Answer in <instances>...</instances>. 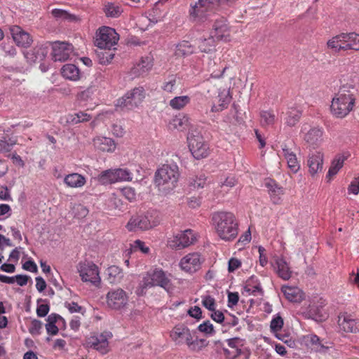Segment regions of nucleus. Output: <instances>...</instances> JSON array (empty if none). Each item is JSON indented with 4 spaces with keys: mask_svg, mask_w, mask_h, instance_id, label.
<instances>
[{
    "mask_svg": "<svg viewBox=\"0 0 359 359\" xmlns=\"http://www.w3.org/2000/svg\"><path fill=\"white\" fill-rule=\"evenodd\" d=\"M170 276V274H167L163 269L158 268L147 271L144 275L136 294L138 296L143 295L147 288L154 286H159L168 291L172 286Z\"/></svg>",
    "mask_w": 359,
    "mask_h": 359,
    "instance_id": "5",
    "label": "nucleus"
},
{
    "mask_svg": "<svg viewBox=\"0 0 359 359\" xmlns=\"http://www.w3.org/2000/svg\"><path fill=\"white\" fill-rule=\"evenodd\" d=\"M283 319L281 316L277 315L274 316L270 323L271 332L274 334L281 330L283 326Z\"/></svg>",
    "mask_w": 359,
    "mask_h": 359,
    "instance_id": "51",
    "label": "nucleus"
},
{
    "mask_svg": "<svg viewBox=\"0 0 359 359\" xmlns=\"http://www.w3.org/2000/svg\"><path fill=\"white\" fill-rule=\"evenodd\" d=\"M51 57L54 61L64 62L69 59L73 52L72 44L63 41L50 42Z\"/></svg>",
    "mask_w": 359,
    "mask_h": 359,
    "instance_id": "16",
    "label": "nucleus"
},
{
    "mask_svg": "<svg viewBox=\"0 0 359 359\" xmlns=\"http://www.w3.org/2000/svg\"><path fill=\"white\" fill-rule=\"evenodd\" d=\"M61 74L66 79L74 81H79L81 78L79 69L73 64L65 65L61 69Z\"/></svg>",
    "mask_w": 359,
    "mask_h": 359,
    "instance_id": "32",
    "label": "nucleus"
},
{
    "mask_svg": "<svg viewBox=\"0 0 359 359\" xmlns=\"http://www.w3.org/2000/svg\"><path fill=\"white\" fill-rule=\"evenodd\" d=\"M212 21V32L211 34L216 37L217 40L230 41L229 29L226 19L224 17L219 16Z\"/></svg>",
    "mask_w": 359,
    "mask_h": 359,
    "instance_id": "20",
    "label": "nucleus"
},
{
    "mask_svg": "<svg viewBox=\"0 0 359 359\" xmlns=\"http://www.w3.org/2000/svg\"><path fill=\"white\" fill-rule=\"evenodd\" d=\"M65 307L69 310V311L72 313H79L82 311V307L79 306L76 302H65Z\"/></svg>",
    "mask_w": 359,
    "mask_h": 359,
    "instance_id": "63",
    "label": "nucleus"
},
{
    "mask_svg": "<svg viewBox=\"0 0 359 359\" xmlns=\"http://www.w3.org/2000/svg\"><path fill=\"white\" fill-rule=\"evenodd\" d=\"M236 0H198L192 6L189 13L194 20L203 21L209 15L208 12L215 10L218 6H231Z\"/></svg>",
    "mask_w": 359,
    "mask_h": 359,
    "instance_id": "7",
    "label": "nucleus"
},
{
    "mask_svg": "<svg viewBox=\"0 0 359 359\" xmlns=\"http://www.w3.org/2000/svg\"><path fill=\"white\" fill-rule=\"evenodd\" d=\"M77 271L82 281L98 285L101 282L97 266L90 261L81 262L77 265Z\"/></svg>",
    "mask_w": 359,
    "mask_h": 359,
    "instance_id": "11",
    "label": "nucleus"
},
{
    "mask_svg": "<svg viewBox=\"0 0 359 359\" xmlns=\"http://www.w3.org/2000/svg\"><path fill=\"white\" fill-rule=\"evenodd\" d=\"M273 203H278L280 196L284 194V189L272 179H266L264 182Z\"/></svg>",
    "mask_w": 359,
    "mask_h": 359,
    "instance_id": "27",
    "label": "nucleus"
},
{
    "mask_svg": "<svg viewBox=\"0 0 359 359\" xmlns=\"http://www.w3.org/2000/svg\"><path fill=\"white\" fill-rule=\"evenodd\" d=\"M187 142L189 149L194 158L200 160L209 156V145L198 130H191L189 131Z\"/></svg>",
    "mask_w": 359,
    "mask_h": 359,
    "instance_id": "8",
    "label": "nucleus"
},
{
    "mask_svg": "<svg viewBox=\"0 0 359 359\" xmlns=\"http://www.w3.org/2000/svg\"><path fill=\"white\" fill-rule=\"evenodd\" d=\"M281 291L290 302H299L303 299V292L297 287L283 285Z\"/></svg>",
    "mask_w": 359,
    "mask_h": 359,
    "instance_id": "31",
    "label": "nucleus"
},
{
    "mask_svg": "<svg viewBox=\"0 0 359 359\" xmlns=\"http://www.w3.org/2000/svg\"><path fill=\"white\" fill-rule=\"evenodd\" d=\"M346 32H341L327 41V47L334 53L347 51Z\"/></svg>",
    "mask_w": 359,
    "mask_h": 359,
    "instance_id": "24",
    "label": "nucleus"
},
{
    "mask_svg": "<svg viewBox=\"0 0 359 359\" xmlns=\"http://www.w3.org/2000/svg\"><path fill=\"white\" fill-rule=\"evenodd\" d=\"M111 337L112 334L110 332L91 336L87 339V346L104 355L109 351L108 340Z\"/></svg>",
    "mask_w": 359,
    "mask_h": 359,
    "instance_id": "15",
    "label": "nucleus"
},
{
    "mask_svg": "<svg viewBox=\"0 0 359 359\" xmlns=\"http://www.w3.org/2000/svg\"><path fill=\"white\" fill-rule=\"evenodd\" d=\"M348 194L358 195L359 193V177L354 178L348 187Z\"/></svg>",
    "mask_w": 359,
    "mask_h": 359,
    "instance_id": "58",
    "label": "nucleus"
},
{
    "mask_svg": "<svg viewBox=\"0 0 359 359\" xmlns=\"http://www.w3.org/2000/svg\"><path fill=\"white\" fill-rule=\"evenodd\" d=\"M202 305L210 311H215L217 304L215 298L210 295H203L201 297Z\"/></svg>",
    "mask_w": 359,
    "mask_h": 359,
    "instance_id": "52",
    "label": "nucleus"
},
{
    "mask_svg": "<svg viewBox=\"0 0 359 359\" xmlns=\"http://www.w3.org/2000/svg\"><path fill=\"white\" fill-rule=\"evenodd\" d=\"M196 241V233L191 229H187L170 238L168 245L172 249L181 250L194 244Z\"/></svg>",
    "mask_w": 359,
    "mask_h": 359,
    "instance_id": "14",
    "label": "nucleus"
},
{
    "mask_svg": "<svg viewBox=\"0 0 359 359\" xmlns=\"http://www.w3.org/2000/svg\"><path fill=\"white\" fill-rule=\"evenodd\" d=\"M206 184V177L204 174H198L189 179V186L194 189L203 188Z\"/></svg>",
    "mask_w": 359,
    "mask_h": 359,
    "instance_id": "46",
    "label": "nucleus"
},
{
    "mask_svg": "<svg viewBox=\"0 0 359 359\" xmlns=\"http://www.w3.org/2000/svg\"><path fill=\"white\" fill-rule=\"evenodd\" d=\"M122 196L129 201H133L136 198L135 189L131 187H124L120 191Z\"/></svg>",
    "mask_w": 359,
    "mask_h": 359,
    "instance_id": "54",
    "label": "nucleus"
},
{
    "mask_svg": "<svg viewBox=\"0 0 359 359\" xmlns=\"http://www.w3.org/2000/svg\"><path fill=\"white\" fill-rule=\"evenodd\" d=\"M337 324L340 332L346 333L359 332V319L353 318L352 315L346 312L339 313Z\"/></svg>",
    "mask_w": 359,
    "mask_h": 359,
    "instance_id": "19",
    "label": "nucleus"
},
{
    "mask_svg": "<svg viewBox=\"0 0 359 359\" xmlns=\"http://www.w3.org/2000/svg\"><path fill=\"white\" fill-rule=\"evenodd\" d=\"M189 125V118L183 114H180L174 116L170 122V126L172 128L178 130H184Z\"/></svg>",
    "mask_w": 359,
    "mask_h": 359,
    "instance_id": "35",
    "label": "nucleus"
},
{
    "mask_svg": "<svg viewBox=\"0 0 359 359\" xmlns=\"http://www.w3.org/2000/svg\"><path fill=\"white\" fill-rule=\"evenodd\" d=\"M276 273L278 276L285 280H289L292 276V271L290 270L288 264L283 257H276L275 259V266Z\"/></svg>",
    "mask_w": 359,
    "mask_h": 359,
    "instance_id": "29",
    "label": "nucleus"
},
{
    "mask_svg": "<svg viewBox=\"0 0 359 359\" xmlns=\"http://www.w3.org/2000/svg\"><path fill=\"white\" fill-rule=\"evenodd\" d=\"M219 103L218 104H213L211 108V111L212 112H219L224 109H226L228 107V104L229 103L230 99L228 97V96H225L224 97H222L221 95H219Z\"/></svg>",
    "mask_w": 359,
    "mask_h": 359,
    "instance_id": "53",
    "label": "nucleus"
},
{
    "mask_svg": "<svg viewBox=\"0 0 359 359\" xmlns=\"http://www.w3.org/2000/svg\"><path fill=\"white\" fill-rule=\"evenodd\" d=\"M323 305V302H321L320 308H318L315 305H310L308 311L309 318L316 320H324L327 317V316L322 309Z\"/></svg>",
    "mask_w": 359,
    "mask_h": 359,
    "instance_id": "42",
    "label": "nucleus"
},
{
    "mask_svg": "<svg viewBox=\"0 0 359 359\" xmlns=\"http://www.w3.org/2000/svg\"><path fill=\"white\" fill-rule=\"evenodd\" d=\"M16 144V137H10L8 140L6 137L0 139V153H7L11 151Z\"/></svg>",
    "mask_w": 359,
    "mask_h": 359,
    "instance_id": "47",
    "label": "nucleus"
},
{
    "mask_svg": "<svg viewBox=\"0 0 359 359\" xmlns=\"http://www.w3.org/2000/svg\"><path fill=\"white\" fill-rule=\"evenodd\" d=\"M216 39V37L211 34L208 38H204L200 40L198 48L202 52L209 53L215 48Z\"/></svg>",
    "mask_w": 359,
    "mask_h": 359,
    "instance_id": "40",
    "label": "nucleus"
},
{
    "mask_svg": "<svg viewBox=\"0 0 359 359\" xmlns=\"http://www.w3.org/2000/svg\"><path fill=\"white\" fill-rule=\"evenodd\" d=\"M276 116L271 111H262L260 112V122L262 126H271L275 123Z\"/></svg>",
    "mask_w": 359,
    "mask_h": 359,
    "instance_id": "48",
    "label": "nucleus"
},
{
    "mask_svg": "<svg viewBox=\"0 0 359 359\" xmlns=\"http://www.w3.org/2000/svg\"><path fill=\"white\" fill-rule=\"evenodd\" d=\"M258 252H259V264L262 267H264L267 264V263H268V259H267V257H266V255L265 254V249H264V248L262 247V246H259Z\"/></svg>",
    "mask_w": 359,
    "mask_h": 359,
    "instance_id": "64",
    "label": "nucleus"
},
{
    "mask_svg": "<svg viewBox=\"0 0 359 359\" xmlns=\"http://www.w3.org/2000/svg\"><path fill=\"white\" fill-rule=\"evenodd\" d=\"M212 224L217 235L224 241L234 240L238 233V224L230 212H216L212 215Z\"/></svg>",
    "mask_w": 359,
    "mask_h": 359,
    "instance_id": "2",
    "label": "nucleus"
},
{
    "mask_svg": "<svg viewBox=\"0 0 359 359\" xmlns=\"http://www.w3.org/2000/svg\"><path fill=\"white\" fill-rule=\"evenodd\" d=\"M301 133L303 134V139L309 146L318 147L323 141V130L318 127L311 128L307 124L302 127Z\"/></svg>",
    "mask_w": 359,
    "mask_h": 359,
    "instance_id": "18",
    "label": "nucleus"
},
{
    "mask_svg": "<svg viewBox=\"0 0 359 359\" xmlns=\"http://www.w3.org/2000/svg\"><path fill=\"white\" fill-rule=\"evenodd\" d=\"M114 170L116 182L118 181H130L132 180V174L128 170L121 168Z\"/></svg>",
    "mask_w": 359,
    "mask_h": 359,
    "instance_id": "49",
    "label": "nucleus"
},
{
    "mask_svg": "<svg viewBox=\"0 0 359 359\" xmlns=\"http://www.w3.org/2000/svg\"><path fill=\"white\" fill-rule=\"evenodd\" d=\"M324 163V154L321 151H311L306 158V165L309 172L312 177L323 172Z\"/></svg>",
    "mask_w": 359,
    "mask_h": 359,
    "instance_id": "17",
    "label": "nucleus"
},
{
    "mask_svg": "<svg viewBox=\"0 0 359 359\" xmlns=\"http://www.w3.org/2000/svg\"><path fill=\"white\" fill-rule=\"evenodd\" d=\"M97 180L102 184L115 183L114 170L109 169L102 172L98 175Z\"/></svg>",
    "mask_w": 359,
    "mask_h": 359,
    "instance_id": "44",
    "label": "nucleus"
},
{
    "mask_svg": "<svg viewBox=\"0 0 359 359\" xmlns=\"http://www.w3.org/2000/svg\"><path fill=\"white\" fill-rule=\"evenodd\" d=\"M47 323L46 324H53V325H56V323L58 324V325H60V321H63V323L65 324V320L61 317L60 315L58 314H55V313H51L50 315H49L47 318Z\"/></svg>",
    "mask_w": 359,
    "mask_h": 359,
    "instance_id": "60",
    "label": "nucleus"
},
{
    "mask_svg": "<svg viewBox=\"0 0 359 359\" xmlns=\"http://www.w3.org/2000/svg\"><path fill=\"white\" fill-rule=\"evenodd\" d=\"M351 156L349 151H345L341 154H338L334 156L331 162L328 172L326 175L327 181L332 180L339 170L343 168L344 162Z\"/></svg>",
    "mask_w": 359,
    "mask_h": 359,
    "instance_id": "23",
    "label": "nucleus"
},
{
    "mask_svg": "<svg viewBox=\"0 0 359 359\" xmlns=\"http://www.w3.org/2000/svg\"><path fill=\"white\" fill-rule=\"evenodd\" d=\"M359 78L355 74H346L341 79V85L333 96L330 112L337 118H344L353 111L358 94Z\"/></svg>",
    "mask_w": 359,
    "mask_h": 359,
    "instance_id": "1",
    "label": "nucleus"
},
{
    "mask_svg": "<svg viewBox=\"0 0 359 359\" xmlns=\"http://www.w3.org/2000/svg\"><path fill=\"white\" fill-rule=\"evenodd\" d=\"M282 155L287 161V167L294 173L297 172L300 169V163L297 160L296 154L286 145L282 147Z\"/></svg>",
    "mask_w": 359,
    "mask_h": 359,
    "instance_id": "26",
    "label": "nucleus"
},
{
    "mask_svg": "<svg viewBox=\"0 0 359 359\" xmlns=\"http://www.w3.org/2000/svg\"><path fill=\"white\" fill-rule=\"evenodd\" d=\"M346 46L348 50L359 51V34L346 32Z\"/></svg>",
    "mask_w": 359,
    "mask_h": 359,
    "instance_id": "41",
    "label": "nucleus"
},
{
    "mask_svg": "<svg viewBox=\"0 0 359 359\" xmlns=\"http://www.w3.org/2000/svg\"><path fill=\"white\" fill-rule=\"evenodd\" d=\"M64 183L70 188H81L86 184V179L83 175L74 172L65 177Z\"/></svg>",
    "mask_w": 359,
    "mask_h": 359,
    "instance_id": "30",
    "label": "nucleus"
},
{
    "mask_svg": "<svg viewBox=\"0 0 359 359\" xmlns=\"http://www.w3.org/2000/svg\"><path fill=\"white\" fill-rule=\"evenodd\" d=\"M237 343H238V341L235 339H230L227 341L228 346L232 348L231 351H230L226 348H223L224 353L227 358H233L240 354L241 350L238 349V348L237 346Z\"/></svg>",
    "mask_w": 359,
    "mask_h": 359,
    "instance_id": "45",
    "label": "nucleus"
},
{
    "mask_svg": "<svg viewBox=\"0 0 359 359\" xmlns=\"http://www.w3.org/2000/svg\"><path fill=\"white\" fill-rule=\"evenodd\" d=\"M241 266V262L236 258H231L228 263V271L232 273Z\"/></svg>",
    "mask_w": 359,
    "mask_h": 359,
    "instance_id": "61",
    "label": "nucleus"
},
{
    "mask_svg": "<svg viewBox=\"0 0 359 359\" xmlns=\"http://www.w3.org/2000/svg\"><path fill=\"white\" fill-rule=\"evenodd\" d=\"M42 328V323L38 320H33L31 322L30 326L29 327V332L32 335L39 334Z\"/></svg>",
    "mask_w": 359,
    "mask_h": 359,
    "instance_id": "56",
    "label": "nucleus"
},
{
    "mask_svg": "<svg viewBox=\"0 0 359 359\" xmlns=\"http://www.w3.org/2000/svg\"><path fill=\"white\" fill-rule=\"evenodd\" d=\"M145 97V89L142 86L135 87L118 99L116 106L123 109L133 110L142 103Z\"/></svg>",
    "mask_w": 359,
    "mask_h": 359,
    "instance_id": "9",
    "label": "nucleus"
},
{
    "mask_svg": "<svg viewBox=\"0 0 359 359\" xmlns=\"http://www.w3.org/2000/svg\"><path fill=\"white\" fill-rule=\"evenodd\" d=\"M100 57V62L101 64H108L114 58V53L111 51V49L109 51L100 52L98 53Z\"/></svg>",
    "mask_w": 359,
    "mask_h": 359,
    "instance_id": "55",
    "label": "nucleus"
},
{
    "mask_svg": "<svg viewBox=\"0 0 359 359\" xmlns=\"http://www.w3.org/2000/svg\"><path fill=\"white\" fill-rule=\"evenodd\" d=\"M107 279L111 284H117L121 282L123 278V273L121 268L117 266L113 265L107 268Z\"/></svg>",
    "mask_w": 359,
    "mask_h": 359,
    "instance_id": "34",
    "label": "nucleus"
},
{
    "mask_svg": "<svg viewBox=\"0 0 359 359\" xmlns=\"http://www.w3.org/2000/svg\"><path fill=\"white\" fill-rule=\"evenodd\" d=\"M94 147L102 151L113 152L116 149L114 141L106 137H96L93 139Z\"/></svg>",
    "mask_w": 359,
    "mask_h": 359,
    "instance_id": "28",
    "label": "nucleus"
},
{
    "mask_svg": "<svg viewBox=\"0 0 359 359\" xmlns=\"http://www.w3.org/2000/svg\"><path fill=\"white\" fill-rule=\"evenodd\" d=\"M204 261V258L200 253L191 252L181 258L179 267L186 273L194 274L201 269Z\"/></svg>",
    "mask_w": 359,
    "mask_h": 359,
    "instance_id": "13",
    "label": "nucleus"
},
{
    "mask_svg": "<svg viewBox=\"0 0 359 359\" xmlns=\"http://www.w3.org/2000/svg\"><path fill=\"white\" fill-rule=\"evenodd\" d=\"M118 39V34L114 29L104 26L96 33L95 45L100 49L110 50L117 43Z\"/></svg>",
    "mask_w": 359,
    "mask_h": 359,
    "instance_id": "10",
    "label": "nucleus"
},
{
    "mask_svg": "<svg viewBox=\"0 0 359 359\" xmlns=\"http://www.w3.org/2000/svg\"><path fill=\"white\" fill-rule=\"evenodd\" d=\"M191 102V98L188 95L176 96L169 102L170 107L175 110L184 109Z\"/></svg>",
    "mask_w": 359,
    "mask_h": 359,
    "instance_id": "39",
    "label": "nucleus"
},
{
    "mask_svg": "<svg viewBox=\"0 0 359 359\" xmlns=\"http://www.w3.org/2000/svg\"><path fill=\"white\" fill-rule=\"evenodd\" d=\"M131 247L134 250H140L144 254H148L149 252V248L146 246L145 243L140 240H136L131 245Z\"/></svg>",
    "mask_w": 359,
    "mask_h": 359,
    "instance_id": "57",
    "label": "nucleus"
},
{
    "mask_svg": "<svg viewBox=\"0 0 359 359\" xmlns=\"http://www.w3.org/2000/svg\"><path fill=\"white\" fill-rule=\"evenodd\" d=\"M187 203L189 208H197L201 204V198L200 197L191 196L187 198Z\"/></svg>",
    "mask_w": 359,
    "mask_h": 359,
    "instance_id": "62",
    "label": "nucleus"
},
{
    "mask_svg": "<svg viewBox=\"0 0 359 359\" xmlns=\"http://www.w3.org/2000/svg\"><path fill=\"white\" fill-rule=\"evenodd\" d=\"M129 302L128 293L121 288L110 290L106 295V302L109 308L120 311L127 307Z\"/></svg>",
    "mask_w": 359,
    "mask_h": 359,
    "instance_id": "12",
    "label": "nucleus"
},
{
    "mask_svg": "<svg viewBox=\"0 0 359 359\" xmlns=\"http://www.w3.org/2000/svg\"><path fill=\"white\" fill-rule=\"evenodd\" d=\"M123 11V8L118 3L106 2L104 4L103 12L107 18H118Z\"/></svg>",
    "mask_w": 359,
    "mask_h": 359,
    "instance_id": "33",
    "label": "nucleus"
},
{
    "mask_svg": "<svg viewBox=\"0 0 359 359\" xmlns=\"http://www.w3.org/2000/svg\"><path fill=\"white\" fill-rule=\"evenodd\" d=\"M239 300V295L238 292H228V303L227 305L229 308H233L237 305Z\"/></svg>",
    "mask_w": 359,
    "mask_h": 359,
    "instance_id": "59",
    "label": "nucleus"
},
{
    "mask_svg": "<svg viewBox=\"0 0 359 359\" xmlns=\"http://www.w3.org/2000/svg\"><path fill=\"white\" fill-rule=\"evenodd\" d=\"M10 32L14 42L18 46L27 48L33 42L31 35L20 27L13 25L10 27Z\"/></svg>",
    "mask_w": 359,
    "mask_h": 359,
    "instance_id": "22",
    "label": "nucleus"
},
{
    "mask_svg": "<svg viewBox=\"0 0 359 359\" xmlns=\"http://www.w3.org/2000/svg\"><path fill=\"white\" fill-rule=\"evenodd\" d=\"M153 67V58L150 55L142 57L131 69V73L135 76H140L147 73Z\"/></svg>",
    "mask_w": 359,
    "mask_h": 359,
    "instance_id": "25",
    "label": "nucleus"
},
{
    "mask_svg": "<svg viewBox=\"0 0 359 359\" xmlns=\"http://www.w3.org/2000/svg\"><path fill=\"white\" fill-rule=\"evenodd\" d=\"M198 330L206 336H213L215 334L213 325L210 320L204 321L198 326Z\"/></svg>",
    "mask_w": 359,
    "mask_h": 359,
    "instance_id": "50",
    "label": "nucleus"
},
{
    "mask_svg": "<svg viewBox=\"0 0 359 359\" xmlns=\"http://www.w3.org/2000/svg\"><path fill=\"white\" fill-rule=\"evenodd\" d=\"M159 212L156 210H149L144 214L132 216L126 228L129 231H147L160 224Z\"/></svg>",
    "mask_w": 359,
    "mask_h": 359,
    "instance_id": "6",
    "label": "nucleus"
},
{
    "mask_svg": "<svg viewBox=\"0 0 359 359\" xmlns=\"http://www.w3.org/2000/svg\"><path fill=\"white\" fill-rule=\"evenodd\" d=\"M194 51V46L187 41H182L176 45L175 55L177 57H186L191 55Z\"/></svg>",
    "mask_w": 359,
    "mask_h": 359,
    "instance_id": "36",
    "label": "nucleus"
},
{
    "mask_svg": "<svg viewBox=\"0 0 359 359\" xmlns=\"http://www.w3.org/2000/svg\"><path fill=\"white\" fill-rule=\"evenodd\" d=\"M180 175L179 167L176 163L163 164L156 171L154 182L158 190L166 194L177 187Z\"/></svg>",
    "mask_w": 359,
    "mask_h": 359,
    "instance_id": "3",
    "label": "nucleus"
},
{
    "mask_svg": "<svg viewBox=\"0 0 359 359\" xmlns=\"http://www.w3.org/2000/svg\"><path fill=\"white\" fill-rule=\"evenodd\" d=\"M180 83V78L176 75L168 76L163 81L161 88L167 93H175Z\"/></svg>",
    "mask_w": 359,
    "mask_h": 359,
    "instance_id": "37",
    "label": "nucleus"
},
{
    "mask_svg": "<svg viewBox=\"0 0 359 359\" xmlns=\"http://www.w3.org/2000/svg\"><path fill=\"white\" fill-rule=\"evenodd\" d=\"M91 116L86 112L79 111L68 116L67 121L72 124H77L81 122L88 121Z\"/></svg>",
    "mask_w": 359,
    "mask_h": 359,
    "instance_id": "43",
    "label": "nucleus"
},
{
    "mask_svg": "<svg viewBox=\"0 0 359 359\" xmlns=\"http://www.w3.org/2000/svg\"><path fill=\"white\" fill-rule=\"evenodd\" d=\"M170 337L176 345L186 344L194 352L202 351L208 344L204 339H194L190 329L183 324L175 325L170 332Z\"/></svg>",
    "mask_w": 359,
    "mask_h": 359,
    "instance_id": "4",
    "label": "nucleus"
},
{
    "mask_svg": "<svg viewBox=\"0 0 359 359\" xmlns=\"http://www.w3.org/2000/svg\"><path fill=\"white\" fill-rule=\"evenodd\" d=\"M50 42H46L43 44L38 45L32 50L24 51L23 54L28 62H36L43 60L47 56Z\"/></svg>",
    "mask_w": 359,
    "mask_h": 359,
    "instance_id": "21",
    "label": "nucleus"
},
{
    "mask_svg": "<svg viewBox=\"0 0 359 359\" xmlns=\"http://www.w3.org/2000/svg\"><path fill=\"white\" fill-rule=\"evenodd\" d=\"M302 116V111L297 107H289L286 111L285 123L289 126H294Z\"/></svg>",
    "mask_w": 359,
    "mask_h": 359,
    "instance_id": "38",
    "label": "nucleus"
}]
</instances>
